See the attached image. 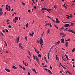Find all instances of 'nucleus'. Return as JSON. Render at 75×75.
I'll return each mask as SVG.
<instances>
[{"label": "nucleus", "instance_id": "obj_1", "mask_svg": "<svg viewBox=\"0 0 75 75\" xmlns=\"http://www.w3.org/2000/svg\"><path fill=\"white\" fill-rule=\"evenodd\" d=\"M18 20V18L16 16L15 18V19H13V22H14V23H17L16 21H17Z\"/></svg>", "mask_w": 75, "mask_h": 75}, {"label": "nucleus", "instance_id": "obj_2", "mask_svg": "<svg viewBox=\"0 0 75 75\" xmlns=\"http://www.w3.org/2000/svg\"><path fill=\"white\" fill-rule=\"evenodd\" d=\"M19 48H21V49H23V48H24V47L22 46L21 45H22V43H20L18 44Z\"/></svg>", "mask_w": 75, "mask_h": 75}, {"label": "nucleus", "instance_id": "obj_3", "mask_svg": "<svg viewBox=\"0 0 75 75\" xmlns=\"http://www.w3.org/2000/svg\"><path fill=\"white\" fill-rule=\"evenodd\" d=\"M33 48H34L35 49V52H36V53H37V54H40V52H39V51H38L37 49H36L35 48V47H33Z\"/></svg>", "mask_w": 75, "mask_h": 75}, {"label": "nucleus", "instance_id": "obj_4", "mask_svg": "<svg viewBox=\"0 0 75 75\" xmlns=\"http://www.w3.org/2000/svg\"><path fill=\"white\" fill-rule=\"evenodd\" d=\"M35 58H36V61L38 63H39V62H40V60H39V59L36 56H35Z\"/></svg>", "mask_w": 75, "mask_h": 75}, {"label": "nucleus", "instance_id": "obj_5", "mask_svg": "<svg viewBox=\"0 0 75 75\" xmlns=\"http://www.w3.org/2000/svg\"><path fill=\"white\" fill-rule=\"evenodd\" d=\"M60 35H63L62 36L63 37H65L67 35V34H64V33H60Z\"/></svg>", "mask_w": 75, "mask_h": 75}, {"label": "nucleus", "instance_id": "obj_6", "mask_svg": "<svg viewBox=\"0 0 75 75\" xmlns=\"http://www.w3.org/2000/svg\"><path fill=\"white\" fill-rule=\"evenodd\" d=\"M3 15V12H2V8H0V16Z\"/></svg>", "mask_w": 75, "mask_h": 75}, {"label": "nucleus", "instance_id": "obj_7", "mask_svg": "<svg viewBox=\"0 0 75 75\" xmlns=\"http://www.w3.org/2000/svg\"><path fill=\"white\" fill-rule=\"evenodd\" d=\"M40 45L42 44L43 43V40H42V38H40Z\"/></svg>", "mask_w": 75, "mask_h": 75}, {"label": "nucleus", "instance_id": "obj_8", "mask_svg": "<svg viewBox=\"0 0 75 75\" xmlns=\"http://www.w3.org/2000/svg\"><path fill=\"white\" fill-rule=\"evenodd\" d=\"M56 23H57L58 24H59V23H60L59 21H58V18H56Z\"/></svg>", "mask_w": 75, "mask_h": 75}, {"label": "nucleus", "instance_id": "obj_9", "mask_svg": "<svg viewBox=\"0 0 75 75\" xmlns=\"http://www.w3.org/2000/svg\"><path fill=\"white\" fill-rule=\"evenodd\" d=\"M59 43H60V41H59L57 42H56L55 43V45H57L58 44H59Z\"/></svg>", "mask_w": 75, "mask_h": 75}, {"label": "nucleus", "instance_id": "obj_10", "mask_svg": "<svg viewBox=\"0 0 75 75\" xmlns=\"http://www.w3.org/2000/svg\"><path fill=\"white\" fill-rule=\"evenodd\" d=\"M34 31H33V32H32V34H31V33H29V35L30 36H31L33 37V35H34Z\"/></svg>", "mask_w": 75, "mask_h": 75}, {"label": "nucleus", "instance_id": "obj_11", "mask_svg": "<svg viewBox=\"0 0 75 75\" xmlns=\"http://www.w3.org/2000/svg\"><path fill=\"white\" fill-rule=\"evenodd\" d=\"M19 38H20V37H18L16 39L17 43H18L19 42Z\"/></svg>", "mask_w": 75, "mask_h": 75}, {"label": "nucleus", "instance_id": "obj_12", "mask_svg": "<svg viewBox=\"0 0 75 75\" xmlns=\"http://www.w3.org/2000/svg\"><path fill=\"white\" fill-rule=\"evenodd\" d=\"M12 68L13 69H17V67H16L14 65L13 66V67H12Z\"/></svg>", "mask_w": 75, "mask_h": 75}, {"label": "nucleus", "instance_id": "obj_13", "mask_svg": "<svg viewBox=\"0 0 75 75\" xmlns=\"http://www.w3.org/2000/svg\"><path fill=\"white\" fill-rule=\"evenodd\" d=\"M31 69L32 70H33V71L34 72H35V74H37V71H36V70H35V69L33 68H32Z\"/></svg>", "mask_w": 75, "mask_h": 75}, {"label": "nucleus", "instance_id": "obj_14", "mask_svg": "<svg viewBox=\"0 0 75 75\" xmlns=\"http://www.w3.org/2000/svg\"><path fill=\"white\" fill-rule=\"evenodd\" d=\"M5 70L7 71V72H10V70L8 69H5Z\"/></svg>", "mask_w": 75, "mask_h": 75}, {"label": "nucleus", "instance_id": "obj_15", "mask_svg": "<svg viewBox=\"0 0 75 75\" xmlns=\"http://www.w3.org/2000/svg\"><path fill=\"white\" fill-rule=\"evenodd\" d=\"M65 30H66V31H69V32H70V30H71V29H69L68 30V28H67L65 29Z\"/></svg>", "mask_w": 75, "mask_h": 75}, {"label": "nucleus", "instance_id": "obj_16", "mask_svg": "<svg viewBox=\"0 0 75 75\" xmlns=\"http://www.w3.org/2000/svg\"><path fill=\"white\" fill-rule=\"evenodd\" d=\"M70 32L72 33H73V34L75 33V31L74 30H72L70 29Z\"/></svg>", "mask_w": 75, "mask_h": 75}, {"label": "nucleus", "instance_id": "obj_17", "mask_svg": "<svg viewBox=\"0 0 75 75\" xmlns=\"http://www.w3.org/2000/svg\"><path fill=\"white\" fill-rule=\"evenodd\" d=\"M69 27V24H66L64 25V27Z\"/></svg>", "mask_w": 75, "mask_h": 75}, {"label": "nucleus", "instance_id": "obj_18", "mask_svg": "<svg viewBox=\"0 0 75 75\" xmlns=\"http://www.w3.org/2000/svg\"><path fill=\"white\" fill-rule=\"evenodd\" d=\"M61 42L62 43H64V38H62V39H61Z\"/></svg>", "mask_w": 75, "mask_h": 75}, {"label": "nucleus", "instance_id": "obj_19", "mask_svg": "<svg viewBox=\"0 0 75 75\" xmlns=\"http://www.w3.org/2000/svg\"><path fill=\"white\" fill-rule=\"evenodd\" d=\"M56 59L57 61H58L59 60V58L58 57V55H56Z\"/></svg>", "mask_w": 75, "mask_h": 75}, {"label": "nucleus", "instance_id": "obj_20", "mask_svg": "<svg viewBox=\"0 0 75 75\" xmlns=\"http://www.w3.org/2000/svg\"><path fill=\"white\" fill-rule=\"evenodd\" d=\"M50 31V29H49L47 31V34H48Z\"/></svg>", "mask_w": 75, "mask_h": 75}, {"label": "nucleus", "instance_id": "obj_21", "mask_svg": "<svg viewBox=\"0 0 75 75\" xmlns=\"http://www.w3.org/2000/svg\"><path fill=\"white\" fill-rule=\"evenodd\" d=\"M8 7V5H6V9L7 11H8L9 10Z\"/></svg>", "mask_w": 75, "mask_h": 75}, {"label": "nucleus", "instance_id": "obj_22", "mask_svg": "<svg viewBox=\"0 0 75 75\" xmlns=\"http://www.w3.org/2000/svg\"><path fill=\"white\" fill-rule=\"evenodd\" d=\"M68 42H67L65 43V46L66 47H68Z\"/></svg>", "mask_w": 75, "mask_h": 75}, {"label": "nucleus", "instance_id": "obj_23", "mask_svg": "<svg viewBox=\"0 0 75 75\" xmlns=\"http://www.w3.org/2000/svg\"><path fill=\"white\" fill-rule=\"evenodd\" d=\"M48 72H49V74H52V73L51 72V71H50V70L49 69H48Z\"/></svg>", "mask_w": 75, "mask_h": 75}, {"label": "nucleus", "instance_id": "obj_24", "mask_svg": "<svg viewBox=\"0 0 75 75\" xmlns=\"http://www.w3.org/2000/svg\"><path fill=\"white\" fill-rule=\"evenodd\" d=\"M66 16H67V17H66L67 18V19H69L70 16L68 15H66Z\"/></svg>", "mask_w": 75, "mask_h": 75}, {"label": "nucleus", "instance_id": "obj_25", "mask_svg": "<svg viewBox=\"0 0 75 75\" xmlns=\"http://www.w3.org/2000/svg\"><path fill=\"white\" fill-rule=\"evenodd\" d=\"M50 24H49V23H47L45 25V27H46V26H47V25H49Z\"/></svg>", "mask_w": 75, "mask_h": 75}, {"label": "nucleus", "instance_id": "obj_26", "mask_svg": "<svg viewBox=\"0 0 75 75\" xmlns=\"http://www.w3.org/2000/svg\"><path fill=\"white\" fill-rule=\"evenodd\" d=\"M25 27L26 28H28V23H27L25 25Z\"/></svg>", "mask_w": 75, "mask_h": 75}, {"label": "nucleus", "instance_id": "obj_27", "mask_svg": "<svg viewBox=\"0 0 75 75\" xmlns=\"http://www.w3.org/2000/svg\"><path fill=\"white\" fill-rule=\"evenodd\" d=\"M50 53H51V52H49V53H48V55H47V56H48V59H49V55L50 54Z\"/></svg>", "mask_w": 75, "mask_h": 75}, {"label": "nucleus", "instance_id": "obj_28", "mask_svg": "<svg viewBox=\"0 0 75 75\" xmlns=\"http://www.w3.org/2000/svg\"><path fill=\"white\" fill-rule=\"evenodd\" d=\"M65 56L66 58H67V60H68L69 59H68V56H67V55L65 54Z\"/></svg>", "mask_w": 75, "mask_h": 75}, {"label": "nucleus", "instance_id": "obj_29", "mask_svg": "<svg viewBox=\"0 0 75 75\" xmlns=\"http://www.w3.org/2000/svg\"><path fill=\"white\" fill-rule=\"evenodd\" d=\"M28 54L30 56V57H31V53L30 52V50H29Z\"/></svg>", "mask_w": 75, "mask_h": 75}, {"label": "nucleus", "instance_id": "obj_30", "mask_svg": "<svg viewBox=\"0 0 75 75\" xmlns=\"http://www.w3.org/2000/svg\"><path fill=\"white\" fill-rule=\"evenodd\" d=\"M75 48H74L72 50V52H74L75 51Z\"/></svg>", "mask_w": 75, "mask_h": 75}, {"label": "nucleus", "instance_id": "obj_31", "mask_svg": "<svg viewBox=\"0 0 75 75\" xmlns=\"http://www.w3.org/2000/svg\"><path fill=\"white\" fill-rule=\"evenodd\" d=\"M38 56L39 58H41V55L40 54H38Z\"/></svg>", "mask_w": 75, "mask_h": 75}, {"label": "nucleus", "instance_id": "obj_32", "mask_svg": "<svg viewBox=\"0 0 75 75\" xmlns=\"http://www.w3.org/2000/svg\"><path fill=\"white\" fill-rule=\"evenodd\" d=\"M63 23H64V24H67V23L69 24V23H70V22H63Z\"/></svg>", "mask_w": 75, "mask_h": 75}, {"label": "nucleus", "instance_id": "obj_33", "mask_svg": "<svg viewBox=\"0 0 75 75\" xmlns=\"http://www.w3.org/2000/svg\"><path fill=\"white\" fill-rule=\"evenodd\" d=\"M67 72L69 74H70V75H72V73H71V72L68 71V70L67 71Z\"/></svg>", "mask_w": 75, "mask_h": 75}, {"label": "nucleus", "instance_id": "obj_34", "mask_svg": "<svg viewBox=\"0 0 75 75\" xmlns=\"http://www.w3.org/2000/svg\"><path fill=\"white\" fill-rule=\"evenodd\" d=\"M74 23H71V25L73 26V25H74Z\"/></svg>", "mask_w": 75, "mask_h": 75}, {"label": "nucleus", "instance_id": "obj_35", "mask_svg": "<svg viewBox=\"0 0 75 75\" xmlns=\"http://www.w3.org/2000/svg\"><path fill=\"white\" fill-rule=\"evenodd\" d=\"M70 18H72L73 17L72 15L71 14H70Z\"/></svg>", "mask_w": 75, "mask_h": 75}, {"label": "nucleus", "instance_id": "obj_36", "mask_svg": "<svg viewBox=\"0 0 75 75\" xmlns=\"http://www.w3.org/2000/svg\"><path fill=\"white\" fill-rule=\"evenodd\" d=\"M54 8L55 9H56L57 8V5L54 6Z\"/></svg>", "mask_w": 75, "mask_h": 75}, {"label": "nucleus", "instance_id": "obj_37", "mask_svg": "<svg viewBox=\"0 0 75 75\" xmlns=\"http://www.w3.org/2000/svg\"><path fill=\"white\" fill-rule=\"evenodd\" d=\"M8 7L9 10L10 11V10H11L10 6H8Z\"/></svg>", "mask_w": 75, "mask_h": 75}, {"label": "nucleus", "instance_id": "obj_38", "mask_svg": "<svg viewBox=\"0 0 75 75\" xmlns=\"http://www.w3.org/2000/svg\"><path fill=\"white\" fill-rule=\"evenodd\" d=\"M33 56L34 59V60H35V56L34 55H33Z\"/></svg>", "mask_w": 75, "mask_h": 75}, {"label": "nucleus", "instance_id": "obj_39", "mask_svg": "<svg viewBox=\"0 0 75 75\" xmlns=\"http://www.w3.org/2000/svg\"><path fill=\"white\" fill-rule=\"evenodd\" d=\"M64 29V28L62 27L61 28H60L59 30L60 31H61L62 30H63Z\"/></svg>", "mask_w": 75, "mask_h": 75}, {"label": "nucleus", "instance_id": "obj_40", "mask_svg": "<svg viewBox=\"0 0 75 75\" xmlns=\"http://www.w3.org/2000/svg\"><path fill=\"white\" fill-rule=\"evenodd\" d=\"M70 41V38H69L67 40H66V41Z\"/></svg>", "mask_w": 75, "mask_h": 75}, {"label": "nucleus", "instance_id": "obj_41", "mask_svg": "<svg viewBox=\"0 0 75 75\" xmlns=\"http://www.w3.org/2000/svg\"><path fill=\"white\" fill-rule=\"evenodd\" d=\"M5 31L6 33H8V30L7 29H5Z\"/></svg>", "mask_w": 75, "mask_h": 75}, {"label": "nucleus", "instance_id": "obj_42", "mask_svg": "<svg viewBox=\"0 0 75 75\" xmlns=\"http://www.w3.org/2000/svg\"><path fill=\"white\" fill-rule=\"evenodd\" d=\"M54 26L55 27H56V28H57V29H58V27L57 26H56L55 25H54Z\"/></svg>", "mask_w": 75, "mask_h": 75}, {"label": "nucleus", "instance_id": "obj_43", "mask_svg": "<svg viewBox=\"0 0 75 75\" xmlns=\"http://www.w3.org/2000/svg\"><path fill=\"white\" fill-rule=\"evenodd\" d=\"M4 42H5V43L6 46V47H7V43L5 41H4Z\"/></svg>", "mask_w": 75, "mask_h": 75}, {"label": "nucleus", "instance_id": "obj_44", "mask_svg": "<svg viewBox=\"0 0 75 75\" xmlns=\"http://www.w3.org/2000/svg\"><path fill=\"white\" fill-rule=\"evenodd\" d=\"M22 3L23 6H25V3H24L22 2Z\"/></svg>", "mask_w": 75, "mask_h": 75}, {"label": "nucleus", "instance_id": "obj_45", "mask_svg": "<svg viewBox=\"0 0 75 75\" xmlns=\"http://www.w3.org/2000/svg\"><path fill=\"white\" fill-rule=\"evenodd\" d=\"M37 43H39V42H40V41L38 40H37Z\"/></svg>", "mask_w": 75, "mask_h": 75}, {"label": "nucleus", "instance_id": "obj_46", "mask_svg": "<svg viewBox=\"0 0 75 75\" xmlns=\"http://www.w3.org/2000/svg\"><path fill=\"white\" fill-rule=\"evenodd\" d=\"M8 21H10V20L9 19H8L6 21V22H8Z\"/></svg>", "mask_w": 75, "mask_h": 75}, {"label": "nucleus", "instance_id": "obj_47", "mask_svg": "<svg viewBox=\"0 0 75 75\" xmlns=\"http://www.w3.org/2000/svg\"><path fill=\"white\" fill-rule=\"evenodd\" d=\"M62 59L64 61H66V60L65 59V58H63Z\"/></svg>", "mask_w": 75, "mask_h": 75}, {"label": "nucleus", "instance_id": "obj_48", "mask_svg": "<svg viewBox=\"0 0 75 75\" xmlns=\"http://www.w3.org/2000/svg\"><path fill=\"white\" fill-rule=\"evenodd\" d=\"M19 66L20 67V68H21L23 69V67H22L21 65H19Z\"/></svg>", "mask_w": 75, "mask_h": 75}, {"label": "nucleus", "instance_id": "obj_49", "mask_svg": "<svg viewBox=\"0 0 75 75\" xmlns=\"http://www.w3.org/2000/svg\"><path fill=\"white\" fill-rule=\"evenodd\" d=\"M66 4L65 3L63 5V6L64 7L65 6V5Z\"/></svg>", "mask_w": 75, "mask_h": 75}, {"label": "nucleus", "instance_id": "obj_50", "mask_svg": "<svg viewBox=\"0 0 75 75\" xmlns=\"http://www.w3.org/2000/svg\"><path fill=\"white\" fill-rule=\"evenodd\" d=\"M50 67L51 69H52V67H51V66H50Z\"/></svg>", "mask_w": 75, "mask_h": 75}, {"label": "nucleus", "instance_id": "obj_51", "mask_svg": "<svg viewBox=\"0 0 75 75\" xmlns=\"http://www.w3.org/2000/svg\"><path fill=\"white\" fill-rule=\"evenodd\" d=\"M23 65H25V63L24 62V61H23Z\"/></svg>", "mask_w": 75, "mask_h": 75}, {"label": "nucleus", "instance_id": "obj_52", "mask_svg": "<svg viewBox=\"0 0 75 75\" xmlns=\"http://www.w3.org/2000/svg\"><path fill=\"white\" fill-rule=\"evenodd\" d=\"M28 75H30V72H28Z\"/></svg>", "mask_w": 75, "mask_h": 75}, {"label": "nucleus", "instance_id": "obj_53", "mask_svg": "<svg viewBox=\"0 0 75 75\" xmlns=\"http://www.w3.org/2000/svg\"><path fill=\"white\" fill-rule=\"evenodd\" d=\"M28 12L29 13H31V11L30 10H28Z\"/></svg>", "mask_w": 75, "mask_h": 75}, {"label": "nucleus", "instance_id": "obj_54", "mask_svg": "<svg viewBox=\"0 0 75 75\" xmlns=\"http://www.w3.org/2000/svg\"><path fill=\"white\" fill-rule=\"evenodd\" d=\"M43 10H46L47 8H43Z\"/></svg>", "mask_w": 75, "mask_h": 75}, {"label": "nucleus", "instance_id": "obj_55", "mask_svg": "<svg viewBox=\"0 0 75 75\" xmlns=\"http://www.w3.org/2000/svg\"><path fill=\"white\" fill-rule=\"evenodd\" d=\"M72 61L74 62V61L75 59H72Z\"/></svg>", "mask_w": 75, "mask_h": 75}, {"label": "nucleus", "instance_id": "obj_56", "mask_svg": "<svg viewBox=\"0 0 75 75\" xmlns=\"http://www.w3.org/2000/svg\"><path fill=\"white\" fill-rule=\"evenodd\" d=\"M50 27H52V25H51V23H50Z\"/></svg>", "mask_w": 75, "mask_h": 75}, {"label": "nucleus", "instance_id": "obj_57", "mask_svg": "<svg viewBox=\"0 0 75 75\" xmlns=\"http://www.w3.org/2000/svg\"><path fill=\"white\" fill-rule=\"evenodd\" d=\"M6 53L7 54H8V51H6Z\"/></svg>", "mask_w": 75, "mask_h": 75}, {"label": "nucleus", "instance_id": "obj_58", "mask_svg": "<svg viewBox=\"0 0 75 75\" xmlns=\"http://www.w3.org/2000/svg\"><path fill=\"white\" fill-rule=\"evenodd\" d=\"M64 7L65 8H66V9H67V6H65Z\"/></svg>", "mask_w": 75, "mask_h": 75}, {"label": "nucleus", "instance_id": "obj_59", "mask_svg": "<svg viewBox=\"0 0 75 75\" xmlns=\"http://www.w3.org/2000/svg\"><path fill=\"white\" fill-rule=\"evenodd\" d=\"M23 69V70H25V68H24V67H23V68H22Z\"/></svg>", "mask_w": 75, "mask_h": 75}, {"label": "nucleus", "instance_id": "obj_60", "mask_svg": "<svg viewBox=\"0 0 75 75\" xmlns=\"http://www.w3.org/2000/svg\"><path fill=\"white\" fill-rule=\"evenodd\" d=\"M5 14L6 15V16L7 15V13H6V12H5Z\"/></svg>", "mask_w": 75, "mask_h": 75}, {"label": "nucleus", "instance_id": "obj_61", "mask_svg": "<svg viewBox=\"0 0 75 75\" xmlns=\"http://www.w3.org/2000/svg\"><path fill=\"white\" fill-rule=\"evenodd\" d=\"M8 27H9V28H11V26H10V25H9L8 26Z\"/></svg>", "mask_w": 75, "mask_h": 75}, {"label": "nucleus", "instance_id": "obj_62", "mask_svg": "<svg viewBox=\"0 0 75 75\" xmlns=\"http://www.w3.org/2000/svg\"><path fill=\"white\" fill-rule=\"evenodd\" d=\"M51 49H52V47H51L50 50V52H51Z\"/></svg>", "mask_w": 75, "mask_h": 75}, {"label": "nucleus", "instance_id": "obj_63", "mask_svg": "<svg viewBox=\"0 0 75 75\" xmlns=\"http://www.w3.org/2000/svg\"><path fill=\"white\" fill-rule=\"evenodd\" d=\"M47 65H46L45 66H43V67H47Z\"/></svg>", "mask_w": 75, "mask_h": 75}, {"label": "nucleus", "instance_id": "obj_64", "mask_svg": "<svg viewBox=\"0 0 75 75\" xmlns=\"http://www.w3.org/2000/svg\"><path fill=\"white\" fill-rule=\"evenodd\" d=\"M34 7L35 9H36V6H34Z\"/></svg>", "mask_w": 75, "mask_h": 75}]
</instances>
